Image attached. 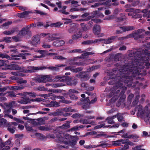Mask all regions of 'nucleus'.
<instances>
[{"mask_svg": "<svg viewBox=\"0 0 150 150\" xmlns=\"http://www.w3.org/2000/svg\"><path fill=\"white\" fill-rule=\"evenodd\" d=\"M134 59L131 63L125 66L124 67L133 75L136 79H141V76L146 74L145 68H150V53L149 51L139 49L135 52Z\"/></svg>", "mask_w": 150, "mask_h": 150, "instance_id": "f257e3e1", "label": "nucleus"}, {"mask_svg": "<svg viewBox=\"0 0 150 150\" xmlns=\"http://www.w3.org/2000/svg\"><path fill=\"white\" fill-rule=\"evenodd\" d=\"M122 70L123 73L122 74V71H120V76H118L117 79H116V83H115V86H114L112 91V93H114V96L111 100V101L114 102L118 98V94L120 91L121 92L120 93L119 96L120 97V99L117 103V106L119 107L120 105L121 102H124V99L126 98V96L124 94V91L126 90V87H125L126 84L129 83L127 85L128 87L131 86V83L133 79L132 74L129 72L128 70L125 69V67L123 68Z\"/></svg>", "mask_w": 150, "mask_h": 150, "instance_id": "f03ea898", "label": "nucleus"}, {"mask_svg": "<svg viewBox=\"0 0 150 150\" xmlns=\"http://www.w3.org/2000/svg\"><path fill=\"white\" fill-rule=\"evenodd\" d=\"M57 135V141L58 142H63L66 145L67 147L70 146L73 148H74L77 141L79 139L77 136H71L67 134L65 136L64 138L62 137L63 135L62 134H58Z\"/></svg>", "mask_w": 150, "mask_h": 150, "instance_id": "7ed1b4c3", "label": "nucleus"}, {"mask_svg": "<svg viewBox=\"0 0 150 150\" xmlns=\"http://www.w3.org/2000/svg\"><path fill=\"white\" fill-rule=\"evenodd\" d=\"M62 77L60 76H57L55 77L54 79H52L50 75H41L37 76L33 78V80L36 82L41 83H45L47 81L51 82H57Z\"/></svg>", "mask_w": 150, "mask_h": 150, "instance_id": "20e7f679", "label": "nucleus"}, {"mask_svg": "<svg viewBox=\"0 0 150 150\" xmlns=\"http://www.w3.org/2000/svg\"><path fill=\"white\" fill-rule=\"evenodd\" d=\"M23 52H24V51H23ZM30 55V53L23 52V53H21L18 55H11V56L12 57H11L7 54H3L0 52V57L2 58H6L8 60H17L18 59L13 57H21L23 59H26V57L27 56Z\"/></svg>", "mask_w": 150, "mask_h": 150, "instance_id": "39448f33", "label": "nucleus"}, {"mask_svg": "<svg viewBox=\"0 0 150 150\" xmlns=\"http://www.w3.org/2000/svg\"><path fill=\"white\" fill-rule=\"evenodd\" d=\"M7 69L19 70V72H15L11 73L12 75L18 76H24L25 74L21 73V67H19L16 64H8L6 65Z\"/></svg>", "mask_w": 150, "mask_h": 150, "instance_id": "423d86ee", "label": "nucleus"}, {"mask_svg": "<svg viewBox=\"0 0 150 150\" xmlns=\"http://www.w3.org/2000/svg\"><path fill=\"white\" fill-rule=\"evenodd\" d=\"M115 38V36H112L108 39L105 40L101 38L98 39H96L93 41L88 40L84 41L82 43L83 44H89L104 41L103 42L104 43L106 44H109L112 42Z\"/></svg>", "mask_w": 150, "mask_h": 150, "instance_id": "0eeeda50", "label": "nucleus"}, {"mask_svg": "<svg viewBox=\"0 0 150 150\" xmlns=\"http://www.w3.org/2000/svg\"><path fill=\"white\" fill-rule=\"evenodd\" d=\"M4 108V112L5 114L4 117H5L6 115V113H10L11 111V109L12 108L16 106L17 105V103L15 101H12L8 103H4V105H2V104H0Z\"/></svg>", "mask_w": 150, "mask_h": 150, "instance_id": "6e6552de", "label": "nucleus"}, {"mask_svg": "<svg viewBox=\"0 0 150 150\" xmlns=\"http://www.w3.org/2000/svg\"><path fill=\"white\" fill-rule=\"evenodd\" d=\"M98 68V66H93L87 69V72H81L79 74V76L81 78V80L82 81H86L88 80L90 78V75L87 72H89L93 71L95 69Z\"/></svg>", "mask_w": 150, "mask_h": 150, "instance_id": "1a4fd4ad", "label": "nucleus"}, {"mask_svg": "<svg viewBox=\"0 0 150 150\" xmlns=\"http://www.w3.org/2000/svg\"><path fill=\"white\" fill-rule=\"evenodd\" d=\"M47 68L44 67H28V69H26L24 67H21V72H32L35 71V70H43L46 69Z\"/></svg>", "mask_w": 150, "mask_h": 150, "instance_id": "9d476101", "label": "nucleus"}, {"mask_svg": "<svg viewBox=\"0 0 150 150\" xmlns=\"http://www.w3.org/2000/svg\"><path fill=\"white\" fill-rule=\"evenodd\" d=\"M62 77L60 81H62L64 82H66L67 83V84L69 85H76L77 83V80L76 79L74 80H71V79L69 77L65 76H61Z\"/></svg>", "mask_w": 150, "mask_h": 150, "instance_id": "9b49d317", "label": "nucleus"}, {"mask_svg": "<svg viewBox=\"0 0 150 150\" xmlns=\"http://www.w3.org/2000/svg\"><path fill=\"white\" fill-rule=\"evenodd\" d=\"M44 96L46 97H49L50 96H52L54 98H57L60 99V102L66 104L71 103V101L67 100H65V98L62 96H56L52 93H49L48 94L44 95Z\"/></svg>", "mask_w": 150, "mask_h": 150, "instance_id": "f8f14e48", "label": "nucleus"}, {"mask_svg": "<svg viewBox=\"0 0 150 150\" xmlns=\"http://www.w3.org/2000/svg\"><path fill=\"white\" fill-rule=\"evenodd\" d=\"M144 30L143 29H140L136 31V32L132 34H130L127 35L125 38H130L132 37H133L134 38V39L136 40H137L139 39V38H142L143 37L141 35H139L140 33L143 32H144Z\"/></svg>", "mask_w": 150, "mask_h": 150, "instance_id": "ddd939ff", "label": "nucleus"}, {"mask_svg": "<svg viewBox=\"0 0 150 150\" xmlns=\"http://www.w3.org/2000/svg\"><path fill=\"white\" fill-rule=\"evenodd\" d=\"M93 32L98 37H101L104 35V34L100 33V28L99 25H95L93 28Z\"/></svg>", "mask_w": 150, "mask_h": 150, "instance_id": "4468645a", "label": "nucleus"}, {"mask_svg": "<svg viewBox=\"0 0 150 150\" xmlns=\"http://www.w3.org/2000/svg\"><path fill=\"white\" fill-rule=\"evenodd\" d=\"M23 98V99H22L18 100V102L21 104H27L30 101H40L41 100V99L38 98H36L35 99H30L24 98Z\"/></svg>", "mask_w": 150, "mask_h": 150, "instance_id": "2eb2a0df", "label": "nucleus"}, {"mask_svg": "<svg viewBox=\"0 0 150 150\" xmlns=\"http://www.w3.org/2000/svg\"><path fill=\"white\" fill-rule=\"evenodd\" d=\"M78 25L73 23L70 24V28L68 30V32L70 33H73L77 31L78 30Z\"/></svg>", "mask_w": 150, "mask_h": 150, "instance_id": "dca6fc26", "label": "nucleus"}, {"mask_svg": "<svg viewBox=\"0 0 150 150\" xmlns=\"http://www.w3.org/2000/svg\"><path fill=\"white\" fill-rule=\"evenodd\" d=\"M106 0H99V3H96L94 5H92L91 6V7H96L98 6L99 5H105L108 6H111V4H109L110 3V1H106L105 2H104L103 3H101L100 2L101 1H105Z\"/></svg>", "mask_w": 150, "mask_h": 150, "instance_id": "f3484780", "label": "nucleus"}, {"mask_svg": "<svg viewBox=\"0 0 150 150\" xmlns=\"http://www.w3.org/2000/svg\"><path fill=\"white\" fill-rule=\"evenodd\" d=\"M58 34L57 33H54L53 34L48 33L47 40L48 42H50L54 40L59 39V38L58 37Z\"/></svg>", "mask_w": 150, "mask_h": 150, "instance_id": "a211bd4d", "label": "nucleus"}, {"mask_svg": "<svg viewBox=\"0 0 150 150\" xmlns=\"http://www.w3.org/2000/svg\"><path fill=\"white\" fill-rule=\"evenodd\" d=\"M30 26H27L25 28H23L19 33V35L20 36H24L27 34L29 30Z\"/></svg>", "mask_w": 150, "mask_h": 150, "instance_id": "6ab92c4d", "label": "nucleus"}, {"mask_svg": "<svg viewBox=\"0 0 150 150\" xmlns=\"http://www.w3.org/2000/svg\"><path fill=\"white\" fill-rule=\"evenodd\" d=\"M17 30V28L16 27L13 28L10 30L4 31L3 34L6 35H12Z\"/></svg>", "mask_w": 150, "mask_h": 150, "instance_id": "aec40b11", "label": "nucleus"}, {"mask_svg": "<svg viewBox=\"0 0 150 150\" xmlns=\"http://www.w3.org/2000/svg\"><path fill=\"white\" fill-rule=\"evenodd\" d=\"M40 42L39 37L38 36H35L32 38L31 43L32 45L35 46L36 45L39 44Z\"/></svg>", "mask_w": 150, "mask_h": 150, "instance_id": "412c9836", "label": "nucleus"}, {"mask_svg": "<svg viewBox=\"0 0 150 150\" xmlns=\"http://www.w3.org/2000/svg\"><path fill=\"white\" fill-rule=\"evenodd\" d=\"M35 51L39 53L40 55L38 56H35L34 57V58H40L44 57L47 54L46 51L45 50H38L37 51Z\"/></svg>", "mask_w": 150, "mask_h": 150, "instance_id": "4be33fe9", "label": "nucleus"}, {"mask_svg": "<svg viewBox=\"0 0 150 150\" xmlns=\"http://www.w3.org/2000/svg\"><path fill=\"white\" fill-rule=\"evenodd\" d=\"M125 139H120L116 141H112V145L115 146H120L122 144H125L126 143L125 142Z\"/></svg>", "mask_w": 150, "mask_h": 150, "instance_id": "5701e85b", "label": "nucleus"}, {"mask_svg": "<svg viewBox=\"0 0 150 150\" xmlns=\"http://www.w3.org/2000/svg\"><path fill=\"white\" fill-rule=\"evenodd\" d=\"M74 33L75 34L72 36V38L73 40H76L81 38L82 34L79 31H78Z\"/></svg>", "mask_w": 150, "mask_h": 150, "instance_id": "b1692460", "label": "nucleus"}, {"mask_svg": "<svg viewBox=\"0 0 150 150\" xmlns=\"http://www.w3.org/2000/svg\"><path fill=\"white\" fill-rule=\"evenodd\" d=\"M65 43L64 40H56L53 43V45L55 47H59L63 45Z\"/></svg>", "mask_w": 150, "mask_h": 150, "instance_id": "393cba45", "label": "nucleus"}, {"mask_svg": "<svg viewBox=\"0 0 150 150\" xmlns=\"http://www.w3.org/2000/svg\"><path fill=\"white\" fill-rule=\"evenodd\" d=\"M3 115L2 114H0V118L2 117ZM6 120L4 118H1L0 121V127H2L5 125H10L9 123H6Z\"/></svg>", "mask_w": 150, "mask_h": 150, "instance_id": "a878e982", "label": "nucleus"}, {"mask_svg": "<svg viewBox=\"0 0 150 150\" xmlns=\"http://www.w3.org/2000/svg\"><path fill=\"white\" fill-rule=\"evenodd\" d=\"M12 23V21H8L3 24L1 26V28L4 30L7 29L8 28L9 26Z\"/></svg>", "mask_w": 150, "mask_h": 150, "instance_id": "bb28decb", "label": "nucleus"}, {"mask_svg": "<svg viewBox=\"0 0 150 150\" xmlns=\"http://www.w3.org/2000/svg\"><path fill=\"white\" fill-rule=\"evenodd\" d=\"M120 29L122 30L123 32H125L127 31H129L133 30L134 28V27L132 26H122L120 27Z\"/></svg>", "mask_w": 150, "mask_h": 150, "instance_id": "cd10ccee", "label": "nucleus"}, {"mask_svg": "<svg viewBox=\"0 0 150 150\" xmlns=\"http://www.w3.org/2000/svg\"><path fill=\"white\" fill-rule=\"evenodd\" d=\"M4 41L6 43H10L12 42V38L11 37H4L2 39L0 40V42Z\"/></svg>", "mask_w": 150, "mask_h": 150, "instance_id": "c85d7f7f", "label": "nucleus"}, {"mask_svg": "<svg viewBox=\"0 0 150 150\" xmlns=\"http://www.w3.org/2000/svg\"><path fill=\"white\" fill-rule=\"evenodd\" d=\"M80 122L84 124H91L95 125V122L93 121H91L89 120H80Z\"/></svg>", "mask_w": 150, "mask_h": 150, "instance_id": "c756f323", "label": "nucleus"}, {"mask_svg": "<svg viewBox=\"0 0 150 150\" xmlns=\"http://www.w3.org/2000/svg\"><path fill=\"white\" fill-rule=\"evenodd\" d=\"M66 66V65L62 64H57L55 66V67H49L47 68V69L53 70H56L58 69V67H64Z\"/></svg>", "mask_w": 150, "mask_h": 150, "instance_id": "7c9ffc66", "label": "nucleus"}, {"mask_svg": "<svg viewBox=\"0 0 150 150\" xmlns=\"http://www.w3.org/2000/svg\"><path fill=\"white\" fill-rule=\"evenodd\" d=\"M25 96H28L30 97L34 98L36 96V94L33 92H25Z\"/></svg>", "mask_w": 150, "mask_h": 150, "instance_id": "2f4dec72", "label": "nucleus"}, {"mask_svg": "<svg viewBox=\"0 0 150 150\" xmlns=\"http://www.w3.org/2000/svg\"><path fill=\"white\" fill-rule=\"evenodd\" d=\"M71 122V121H68L67 122V123L63 124L62 126L60 127V128L64 129H66L70 127V123Z\"/></svg>", "mask_w": 150, "mask_h": 150, "instance_id": "473e14b6", "label": "nucleus"}, {"mask_svg": "<svg viewBox=\"0 0 150 150\" xmlns=\"http://www.w3.org/2000/svg\"><path fill=\"white\" fill-rule=\"evenodd\" d=\"M123 137L133 139L135 137L134 135L133 134H129L128 133H126L122 136Z\"/></svg>", "mask_w": 150, "mask_h": 150, "instance_id": "72a5a7b5", "label": "nucleus"}, {"mask_svg": "<svg viewBox=\"0 0 150 150\" xmlns=\"http://www.w3.org/2000/svg\"><path fill=\"white\" fill-rule=\"evenodd\" d=\"M25 87L24 85H21L20 86H12L11 87V89L13 90H20L23 89Z\"/></svg>", "mask_w": 150, "mask_h": 150, "instance_id": "f704fd0d", "label": "nucleus"}, {"mask_svg": "<svg viewBox=\"0 0 150 150\" xmlns=\"http://www.w3.org/2000/svg\"><path fill=\"white\" fill-rule=\"evenodd\" d=\"M142 12L144 13L143 16L144 17H150V10L148 11L147 9H144L142 11Z\"/></svg>", "mask_w": 150, "mask_h": 150, "instance_id": "c9c22d12", "label": "nucleus"}, {"mask_svg": "<svg viewBox=\"0 0 150 150\" xmlns=\"http://www.w3.org/2000/svg\"><path fill=\"white\" fill-rule=\"evenodd\" d=\"M62 111L66 112H76V110H75L74 109H71V108L69 107H67L65 108H63V109Z\"/></svg>", "mask_w": 150, "mask_h": 150, "instance_id": "e433bc0d", "label": "nucleus"}, {"mask_svg": "<svg viewBox=\"0 0 150 150\" xmlns=\"http://www.w3.org/2000/svg\"><path fill=\"white\" fill-rule=\"evenodd\" d=\"M30 108V107L29 106H22L20 108L21 109L24 110L23 112L24 114H25L28 113L29 112V110L28 109H29Z\"/></svg>", "mask_w": 150, "mask_h": 150, "instance_id": "4c0bfd02", "label": "nucleus"}, {"mask_svg": "<svg viewBox=\"0 0 150 150\" xmlns=\"http://www.w3.org/2000/svg\"><path fill=\"white\" fill-rule=\"evenodd\" d=\"M48 105L50 107H57L59 106V103L55 101H51Z\"/></svg>", "mask_w": 150, "mask_h": 150, "instance_id": "58836bf2", "label": "nucleus"}, {"mask_svg": "<svg viewBox=\"0 0 150 150\" xmlns=\"http://www.w3.org/2000/svg\"><path fill=\"white\" fill-rule=\"evenodd\" d=\"M86 8H71L69 11L70 12H72L73 11H83L85 10H86Z\"/></svg>", "mask_w": 150, "mask_h": 150, "instance_id": "ea45409f", "label": "nucleus"}, {"mask_svg": "<svg viewBox=\"0 0 150 150\" xmlns=\"http://www.w3.org/2000/svg\"><path fill=\"white\" fill-rule=\"evenodd\" d=\"M116 117V115H114L112 117H108L107 120H108V123L110 124H113L114 123L113 120Z\"/></svg>", "mask_w": 150, "mask_h": 150, "instance_id": "a19ab883", "label": "nucleus"}, {"mask_svg": "<svg viewBox=\"0 0 150 150\" xmlns=\"http://www.w3.org/2000/svg\"><path fill=\"white\" fill-rule=\"evenodd\" d=\"M29 13L28 11H24L22 13H20L18 14V16L21 18H24L28 15Z\"/></svg>", "mask_w": 150, "mask_h": 150, "instance_id": "79ce46f5", "label": "nucleus"}, {"mask_svg": "<svg viewBox=\"0 0 150 150\" xmlns=\"http://www.w3.org/2000/svg\"><path fill=\"white\" fill-rule=\"evenodd\" d=\"M45 86H52L54 88H57L59 87L61 85L58 83H47L46 84Z\"/></svg>", "mask_w": 150, "mask_h": 150, "instance_id": "37998d69", "label": "nucleus"}, {"mask_svg": "<svg viewBox=\"0 0 150 150\" xmlns=\"http://www.w3.org/2000/svg\"><path fill=\"white\" fill-rule=\"evenodd\" d=\"M89 97H87L86 98V103H89V104H93L95 103L97 100V98H94L93 99L90 101L89 99Z\"/></svg>", "mask_w": 150, "mask_h": 150, "instance_id": "c03bdc74", "label": "nucleus"}, {"mask_svg": "<svg viewBox=\"0 0 150 150\" xmlns=\"http://www.w3.org/2000/svg\"><path fill=\"white\" fill-rule=\"evenodd\" d=\"M125 7L126 8L125 11L126 12L130 11H134V9L133 8H131V6L128 4L126 5Z\"/></svg>", "mask_w": 150, "mask_h": 150, "instance_id": "a18cd8bd", "label": "nucleus"}, {"mask_svg": "<svg viewBox=\"0 0 150 150\" xmlns=\"http://www.w3.org/2000/svg\"><path fill=\"white\" fill-rule=\"evenodd\" d=\"M31 136L33 137H40V139H44L45 138V136L42 135L41 134L39 133H35L34 135L31 134Z\"/></svg>", "mask_w": 150, "mask_h": 150, "instance_id": "49530a36", "label": "nucleus"}, {"mask_svg": "<svg viewBox=\"0 0 150 150\" xmlns=\"http://www.w3.org/2000/svg\"><path fill=\"white\" fill-rule=\"evenodd\" d=\"M27 83V81L25 80H23V79L21 78H19L18 79L17 83L21 84H25Z\"/></svg>", "mask_w": 150, "mask_h": 150, "instance_id": "de8ad7c7", "label": "nucleus"}, {"mask_svg": "<svg viewBox=\"0 0 150 150\" xmlns=\"http://www.w3.org/2000/svg\"><path fill=\"white\" fill-rule=\"evenodd\" d=\"M94 54V53L92 52H86L82 54V58H86L87 57L88 55Z\"/></svg>", "mask_w": 150, "mask_h": 150, "instance_id": "09e8293b", "label": "nucleus"}, {"mask_svg": "<svg viewBox=\"0 0 150 150\" xmlns=\"http://www.w3.org/2000/svg\"><path fill=\"white\" fill-rule=\"evenodd\" d=\"M83 68L81 67H79L77 68H74L73 67V69L72 70V71L74 72L77 73L80 71H81Z\"/></svg>", "mask_w": 150, "mask_h": 150, "instance_id": "8fccbe9b", "label": "nucleus"}, {"mask_svg": "<svg viewBox=\"0 0 150 150\" xmlns=\"http://www.w3.org/2000/svg\"><path fill=\"white\" fill-rule=\"evenodd\" d=\"M53 59L63 60L66 59V58L61 56H57V55L53 57Z\"/></svg>", "mask_w": 150, "mask_h": 150, "instance_id": "3c124183", "label": "nucleus"}, {"mask_svg": "<svg viewBox=\"0 0 150 150\" xmlns=\"http://www.w3.org/2000/svg\"><path fill=\"white\" fill-rule=\"evenodd\" d=\"M116 115V117H117L118 121H121L123 120V117L122 115L121 114L118 113Z\"/></svg>", "mask_w": 150, "mask_h": 150, "instance_id": "603ef678", "label": "nucleus"}, {"mask_svg": "<svg viewBox=\"0 0 150 150\" xmlns=\"http://www.w3.org/2000/svg\"><path fill=\"white\" fill-rule=\"evenodd\" d=\"M121 54L118 53L117 54L115 57V60L116 61H119L120 60Z\"/></svg>", "mask_w": 150, "mask_h": 150, "instance_id": "864d4df0", "label": "nucleus"}, {"mask_svg": "<svg viewBox=\"0 0 150 150\" xmlns=\"http://www.w3.org/2000/svg\"><path fill=\"white\" fill-rule=\"evenodd\" d=\"M114 17V15H111L103 19L105 20H110L112 19H113Z\"/></svg>", "mask_w": 150, "mask_h": 150, "instance_id": "5fc2aeb1", "label": "nucleus"}, {"mask_svg": "<svg viewBox=\"0 0 150 150\" xmlns=\"http://www.w3.org/2000/svg\"><path fill=\"white\" fill-rule=\"evenodd\" d=\"M110 1V2L109 4H111V6L112 5H113L114 6H117L119 4V2H117V1H118V0H112V2H114L112 4V3H111V0H108L107 1Z\"/></svg>", "mask_w": 150, "mask_h": 150, "instance_id": "6e6d98bb", "label": "nucleus"}, {"mask_svg": "<svg viewBox=\"0 0 150 150\" xmlns=\"http://www.w3.org/2000/svg\"><path fill=\"white\" fill-rule=\"evenodd\" d=\"M68 93L69 95H73V93H78L79 92L75 90L70 89L69 90Z\"/></svg>", "mask_w": 150, "mask_h": 150, "instance_id": "4d7b16f0", "label": "nucleus"}, {"mask_svg": "<svg viewBox=\"0 0 150 150\" xmlns=\"http://www.w3.org/2000/svg\"><path fill=\"white\" fill-rule=\"evenodd\" d=\"M39 129L41 130L48 131L50 130L49 128L44 126H40L39 127Z\"/></svg>", "mask_w": 150, "mask_h": 150, "instance_id": "13d9d810", "label": "nucleus"}, {"mask_svg": "<svg viewBox=\"0 0 150 150\" xmlns=\"http://www.w3.org/2000/svg\"><path fill=\"white\" fill-rule=\"evenodd\" d=\"M98 12L97 11H94L92 13L93 15L92 16H89L88 17L91 18V19L95 17L98 16Z\"/></svg>", "mask_w": 150, "mask_h": 150, "instance_id": "bf43d9fd", "label": "nucleus"}, {"mask_svg": "<svg viewBox=\"0 0 150 150\" xmlns=\"http://www.w3.org/2000/svg\"><path fill=\"white\" fill-rule=\"evenodd\" d=\"M10 125H8H8L9 126V127L8 128V130L11 133H13L15 132V130L14 129V128L13 127V128H12L10 126V125H11V124H10Z\"/></svg>", "mask_w": 150, "mask_h": 150, "instance_id": "052dcab7", "label": "nucleus"}, {"mask_svg": "<svg viewBox=\"0 0 150 150\" xmlns=\"http://www.w3.org/2000/svg\"><path fill=\"white\" fill-rule=\"evenodd\" d=\"M12 38L15 42L19 41L21 40L20 38L18 36H13Z\"/></svg>", "mask_w": 150, "mask_h": 150, "instance_id": "680f3d73", "label": "nucleus"}, {"mask_svg": "<svg viewBox=\"0 0 150 150\" xmlns=\"http://www.w3.org/2000/svg\"><path fill=\"white\" fill-rule=\"evenodd\" d=\"M82 52L81 50L78 49H75L73 50L70 51V52L72 53H81Z\"/></svg>", "mask_w": 150, "mask_h": 150, "instance_id": "e2e57ef3", "label": "nucleus"}, {"mask_svg": "<svg viewBox=\"0 0 150 150\" xmlns=\"http://www.w3.org/2000/svg\"><path fill=\"white\" fill-rule=\"evenodd\" d=\"M36 25L37 26L39 27L43 25V23L42 22H38L36 24H32L31 25V26L33 27H35L36 26Z\"/></svg>", "mask_w": 150, "mask_h": 150, "instance_id": "0e129e2a", "label": "nucleus"}, {"mask_svg": "<svg viewBox=\"0 0 150 150\" xmlns=\"http://www.w3.org/2000/svg\"><path fill=\"white\" fill-rule=\"evenodd\" d=\"M49 91L54 93H61L62 92V91L60 90L59 89H50V90Z\"/></svg>", "mask_w": 150, "mask_h": 150, "instance_id": "69168bd1", "label": "nucleus"}, {"mask_svg": "<svg viewBox=\"0 0 150 150\" xmlns=\"http://www.w3.org/2000/svg\"><path fill=\"white\" fill-rule=\"evenodd\" d=\"M139 95L137 96L136 97L135 100L133 102L132 105H134L135 104H137L138 102L139 98Z\"/></svg>", "mask_w": 150, "mask_h": 150, "instance_id": "338daca9", "label": "nucleus"}, {"mask_svg": "<svg viewBox=\"0 0 150 150\" xmlns=\"http://www.w3.org/2000/svg\"><path fill=\"white\" fill-rule=\"evenodd\" d=\"M16 96V95L15 94L14 92L12 91L9 93V94L8 95V97H15Z\"/></svg>", "mask_w": 150, "mask_h": 150, "instance_id": "774afa93", "label": "nucleus"}]
</instances>
